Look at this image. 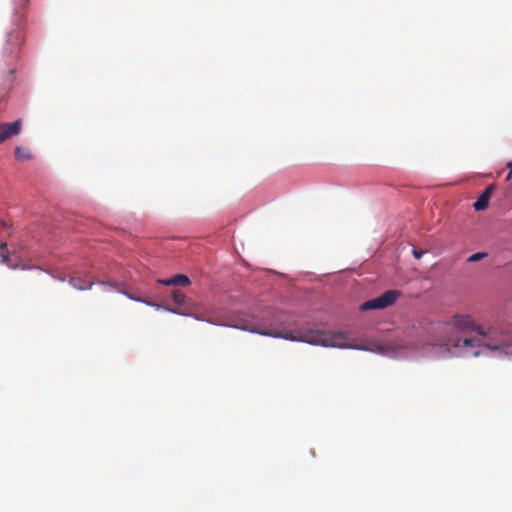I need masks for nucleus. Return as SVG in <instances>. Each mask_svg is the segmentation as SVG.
Instances as JSON below:
<instances>
[{"label":"nucleus","instance_id":"obj_1","mask_svg":"<svg viewBox=\"0 0 512 512\" xmlns=\"http://www.w3.org/2000/svg\"><path fill=\"white\" fill-rule=\"evenodd\" d=\"M400 354L435 360L481 356L510 359L512 323L479 324L469 314H455L449 320L423 326L419 344L409 343Z\"/></svg>","mask_w":512,"mask_h":512},{"label":"nucleus","instance_id":"obj_2","mask_svg":"<svg viewBox=\"0 0 512 512\" xmlns=\"http://www.w3.org/2000/svg\"><path fill=\"white\" fill-rule=\"evenodd\" d=\"M258 335L281 338L292 342H303L315 346L369 351L379 355L391 356L388 349L379 344L373 346L348 344V334L346 332H326L317 329H292L288 327L260 329L258 326Z\"/></svg>","mask_w":512,"mask_h":512},{"label":"nucleus","instance_id":"obj_3","mask_svg":"<svg viewBox=\"0 0 512 512\" xmlns=\"http://www.w3.org/2000/svg\"><path fill=\"white\" fill-rule=\"evenodd\" d=\"M19 1V4H15L13 8L12 25L14 27L6 32L1 53L0 75L2 77V85L5 88H10L14 81L16 71L15 64L20 58V52L24 45V36L22 33L23 15L21 14V9L27 5L28 0Z\"/></svg>","mask_w":512,"mask_h":512},{"label":"nucleus","instance_id":"obj_4","mask_svg":"<svg viewBox=\"0 0 512 512\" xmlns=\"http://www.w3.org/2000/svg\"><path fill=\"white\" fill-rule=\"evenodd\" d=\"M400 296L397 290H387L380 296L365 301L360 305L361 311L379 310L392 306Z\"/></svg>","mask_w":512,"mask_h":512},{"label":"nucleus","instance_id":"obj_5","mask_svg":"<svg viewBox=\"0 0 512 512\" xmlns=\"http://www.w3.org/2000/svg\"><path fill=\"white\" fill-rule=\"evenodd\" d=\"M68 283L78 291H88L94 285L103 287L104 291L107 288H116L117 281H105L100 280L97 277H93L92 280L85 281L81 276H72L69 278Z\"/></svg>","mask_w":512,"mask_h":512},{"label":"nucleus","instance_id":"obj_6","mask_svg":"<svg viewBox=\"0 0 512 512\" xmlns=\"http://www.w3.org/2000/svg\"><path fill=\"white\" fill-rule=\"evenodd\" d=\"M0 263L7 265L12 270L20 269L22 271H30V270H38L41 272H48L47 269L42 268L39 265H28L24 264L21 261L17 263H11L10 256L7 250V244L5 242H0Z\"/></svg>","mask_w":512,"mask_h":512},{"label":"nucleus","instance_id":"obj_7","mask_svg":"<svg viewBox=\"0 0 512 512\" xmlns=\"http://www.w3.org/2000/svg\"><path fill=\"white\" fill-rule=\"evenodd\" d=\"M156 282L164 286H188L191 284L190 278L185 274H176L170 278H159Z\"/></svg>","mask_w":512,"mask_h":512},{"label":"nucleus","instance_id":"obj_8","mask_svg":"<svg viewBox=\"0 0 512 512\" xmlns=\"http://www.w3.org/2000/svg\"><path fill=\"white\" fill-rule=\"evenodd\" d=\"M22 122L20 119H17L13 122H6L0 124V130L4 132V134L9 139L10 137L16 136L21 131Z\"/></svg>","mask_w":512,"mask_h":512},{"label":"nucleus","instance_id":"obj_9","mask_svg":"<svg viewBox=\"0 0 512 512\" xmlns=\"http://www.w3.org/2000/svg\"><path fill=\"white\" fill-rule=\"evenodd\" d=\"M492 189V186L486 187L481 195L477 198V200L473 203V208L475 211H483L488 207Z\"/></svg>","mask_w":512,"mask_h":512},{"label":"nucleus","instance_id":"obj_10","mask_svg":"<svg viewBox=\"0 0 512 512\" xmlns=\"http://www.w3.org/2000/svg\"><path fill=\"white\" fill-rule=\"evenodd\" d=\"M141 303L145 304L146 306L155 308L156 310H163V311H166V312H169V313H172V314L181 315V316H192L191 313H183V312L179 311L176 308H172L170 306H167V305H164V304H161V303H158V302L151 301V300H149L147 298H143V302H141Z\"/></svg>","mask_w":512,"mask_h":512},{"label":"nucleus","instance_id":"obj_11","mask_svg":"<svg viewBox=\"0 0 512 512\" xmlns=\"http://www.w3.org/2000/svg\"><path fill=\"white\" fill-rule=\"evenodd\" d=\"M227 327L235 328L241 331H246L252 334H256V322L254 320L245 323H236L233 325H226Z\"/></svg>","mask_w":512,"mask_h":512},{"label":"nucleus","instance_id":"obj_12","mask_svg":"<svg viewBox=\"0 0 512 512\" xmlns=\"http://www.w3.org/2000/svg\"><path fill=\"white\" fill-rule=\"evenodd\" d=\"M110 289L116 291L120 295L125 296L126 298H128L131 301H134V302H137V303L143 302V297L136 296V295L130 293L126 289L119 288V283L118 282H117L116 288H110Z\"/></svg>","mask_w":512,"mask_h":512},{"label":"nucleus","instance_id":"obj_13","mask_svg":"<svg viewBox=\"0 0 512 512\" xmlns=\"http://www.w3.org/2000/svg\"><path fill=\"white\" fill-rule=\"evenodd\" d=\"M15 158L19 161H25L32 158V155L29 151L25 150L21 146H17L14 151Z\"/></svg>","mask_w":512,"mask_h":512},{"label":"nucleus","instance_id":"obj_14","mask_svg":"<svg viewBox=\"0 0 512 512\" xmlns=\"http://www.w3.org/2000/svg\"><path fill=\"white\" fill-rule=\"evenodd\" d=\"M96 276L98 279L105 281H112L111 278L113 277L112 272L105 268H97Z\"/></svg>","mask_w":512,"mask_h":512},{"label":"nucleus","instance_id":"obj_15","mask_svg":"<svg viewBox=\"0 0 512 512\" xmlns=\"http://www.w3.org/2000/svg\"><path fill=\"white\" fill-rule=\"evenodd\" d=\"M172 300L175 304L181 305L185 302L186 296L182 291L175 289L172 291Z\"/></svg>","mask_w":512,"mask_h":512},{"label":"nucleus","instance_id":"obj_16","mask_svg":"<svg viewBox=\"0 0 512 512\" xmlns=\"http://www.w3.org/2000/svg\"><path fill=\"white\" fill-rule=\"evenodd\" d=\"M85 277L89 278V280H92L93 277H97L96 276V271L94 272L93 271V266L92 264H86V266L83 268L82 272H81Z\"/></svg>","mask_w":512,"mask_h":512},{"label":"nucleus","instance_id":"obj_17","mask_svg":"<svg viewBox=\"0 0 512 512\" xmlns=\"http://www.w3.org/2000/svg\"><path fill=\"white\" fill-rule=\"evenodd\" d=\"M486 256H487V253H485V252H476V253L470 255L468 257L467 261L468 262H476V261H478V260H480V259H482V258H484Z\"/></svg>","mask_w":512,"mask_h":512},{"label":"nucleus","instance_id":"obj_18","mask_svg":"<svg viewBox=\"0 0 512 512\" xmlns=\"http://www.w3.org/2000/svg\"><path fill=\"white\" fill-rule=\"evenodd\" d=\"M48 272H46L47 274L51 275V277L57 281H60V282H64L65 281V276L61 275V274H56L50 270L47 269Z\"/></svg>","mask_w":512,"mask_h":512},{"label":"nucleus","instance_id":"obj_19","mask_svg":"<svg viewBox=\"0 0 512 512\" xmlns=\"http://www.w3.org/2000/svg\"><path fill=\"white\" fill-rule=\"evenodd\" d=\"M412 254H413V256H414L416 259H420V258L422 257V255L424 254V251H422V250H417V249H413Z\"/></svg>","mask_w":512,"mask_h":512},{"label":"nucleus","instance_id":"obj_20","mask_svg":"<svg viewBox=\"0 0 512 512\" xmlns=\"http://www.w3.org/2000/svg\"><path fill=\"white\" fill-rule=\"evenodd\" d=\"M507 168L509 169V173H508V175H507V178H506V179H507V180H509V179L511 178V175H512V161H509V162L507 163Z\"/></svg>","mask_w":512,"mask_h":512},{"label":"nucleus","instance_id":"obj_21","mask_svg":"<svg viewBox=\"0 0 512 512\" xmlns=\"http://www.w3.org/2000/svg\"><path fill=\"white\" fill-rule=\"evenodd\" d=\"M7 136L0 130V144L3 143L5 140H7Z\"/></svg>","mask_w":512,"mask_h":512},{"label":"nucleus","instance_id":"obj_22","mask_svg":"<svg viewBox=\"0 0 512 512\" xmlns=\"http://www.w3.org/2000/svg\"><path fill=\"white\" fill-rule=\"evenodd\" d=\"M7 136L0 130V144L3 143L5 140H7Z\"/></svg>","mask_w":512,"mask_h":512}]
</instances>
